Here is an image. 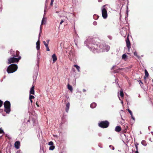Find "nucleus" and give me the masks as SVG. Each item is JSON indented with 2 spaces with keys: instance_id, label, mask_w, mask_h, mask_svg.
Segmentation results:
<instances>
[{
  "instance_id": "22",
  "label": "nucleus",
  "mask_w": 153,
  "mask_h": 153,
  "mask_svg": "<svg viewBox=\"0 0 153 153\" xmlns=\"http://www.w3.org/2000/svg\"><path fill=\"white\" fill-rule=\"evenodd\" d=\"M8 67H17V66L15 64H12L9 66Z\"/></svg>"
},
{
  "instance_id": "49",
  "label": "nucleus",
  "mask_w": 153,
  "mask_h": 153,
  "mask_svg": "<svg viewBox=\"0 0 153 153\" xmlns=\"http://www.w3.org/2000/svg\"><path fill=\"white\" fill-rule=\"evenodd\" d=\"M115 68L112 67V68L111 70H114V69H115V68Z\"/></svg>"
},
{
  "instance_id": "24",
  "label": "nucleus",
  "mask_w": 153,
  "mask_h": 153,
  "mask_svg": "<svg viewBox=\"0 0 153 153\" xmlns=\"http://www.w3.org/2000/svg\"><path fill=\"white\" fill-rule=\"evenodd\" d=\"M55 147L54 146H51L49 148L50 150H53L55 149Z\"/></svg>"
},
{
  "instance_id": "16",
  "label": "nucleus",
  "mask_w": 153,
  "mask_h": 153,
  "mask_svg": "<svg viewBox=\"0 0 153 153\" xmlns=\"http://www.w3.org/2000/svg\"><path fill=\"white\" fill-rule=\"evenodd\" d=\"M52 57L53 62H54L56 61L57 58L55 54H53L52 56Z\"/></svg>"
},
{
  "instance_id": "28",
  "label": "nucleus",
  "mask_w": 153,
  "mask_h": 153,
  "mask_svg": "<svg viewBox=\"0 0 153 153\" xmlns=\"http://www.w3.org/2000/svg\"><path fill=\"white\" fill-rule=\"evenodd\" d=\"M53 143L52 141H50L49 142L48 145L51 146H53Z\"/></svg>"
},
{
  "instance_id": "32",
  "label": "nucleus",
  "mask_w": 153,
  "mask_h": 153,
  "mask_svg": "<svg viewBox=\"0 0 153 153\" xmlns=\"http://www.w3.org/2000/svg\"><path fill=\"white\" fill-rule=\"evenodd\" d=\"M120 69H117V70H115L114 71V73H118L119 72V70H120Z\"/></svg>"
},
{
  "instance_id": "11",
  "label": "nucleus",
  "mask_w": 153,
  "mask_h": 153,
  "mask_svg": "<svg viewBox=\"0 0 153 153\" xmlns=\"http://www.w3.org/2000/svg\"><path fill=\"white\" fill-rule=\"evenodd\" d=\"M122 128L120 126H117L115 128V130L117 132H119L121 131Z\"/></svg>"
},
{
  "instance_id": "48",
  "label": "nucleus",
  "mask_w": 153,
  "mask_h": 153,
  "mask_svg": "<svg viewBox=\"0 0 153 153\" xmlns=\"http://www.w3.org/2000/svg\"><path fill=\"white\" fill-rule=\"evenodd\" d=\"M83 92H85L86 91V90L85 89H83Z\"/></svg>"
},
{
  "instance_id": "27",
  "label": "nucleus",
  "mask_w": 153,
  "mask_h": 153,
  "mask_svg": "<svg viewBox=\"0 0 153 153\" xmlns=\"http://www.w3.org/2000/svg\"><path fill=\"white\" fill-rule=\"evenodd\" d=\"M44 22H45V20L44 18L43 17L42 20V24L43 25L44 24H45V23H44Z\"/></svg>"
},
{
  "instance_id": "17",
  "label": "nucleus",
  "mask_w": 153,
  "mask_h": 153,
  "mask_svg": "<svg viewBox=\"0 0 153 153\" xmlns=\"http://www.w3.org/2000/svg\"><path fill=\"white\" fill-rule=\"evenodd\" d=\"M145 76H144V79H146L147 77H148L149 76V73L147 71V70L146 69H145Z\"/></svg>"
},
{
  "instance_id": "33",
  "label": "nucleus",
  "mask_w": 153,
  "mask_h": 153,
  "mask_svg": "<svg viewBox=\"0 0 153 153\" xmlns=\"http://www.w3.org/2000/svg\"><path fill=\"white\" fill-rule=\"evenodd\" d=\"M54 0H51V3H50V5L51 6H52L53 5V3L54 1Z\"/></svg>"
},
{
  "instance_id": "40",
  "label": "nucleus",
  "mask_w": 153,
  "mask_h": 153,
  "mask_svg": "<svg viewBox=\"0 0 153 153\" xmlns=\"http://www.w3.org/2000/svg\"><path fill=\"white\" fill-rule=\"evenodd\" d=\"M110 147H112V149L113 150H114V147H113V146H111V145H110Z\"/></svg>"
},
{
  "instance_id": "44",
  "label": "nucleus",
  "mask_w": 153,
  "mask_h": 153,
  "mask_svg": "<svg viewBox=\"0 0 153 153\" xmlns=\"http://www.w3.org/2000/svg\"><path fill=\"white\" fill-rule=\"evenodd\" d=\"M36 105H37V106H38V107H39V105L38 104V103H37V102H36Z\"/></svg>"
},
{
  "instance_id": "25",
  "label": "nucleus",
  "mask_w": 153,
  "mask_h": 153,
  "mask_svg": "<svg viewBox=\"0 0 153 153\" xmlns=\"http://www.w3.org/2000/svg\"><path fill=\"white\" fill-rule=\"evenodd\" d=\"M127 57V55L126 54H124L122 56V59H125L126 60V59Z\"/></svg>"
},
{
  "instance_id": "34",
  "label": "nucleus",
  "mask_w": 153,
  "mask_h": 153,
  "mask_svg": "<svg viewBox=\"0 0 153 153\" xmlns=\"http://www.w3.org/2000/svg\"><path fill=\"white\" fill-rule=\"evenodd\" d=\"M138 145V144H135V147L136 148V151H138V146L137 145Z\"/></svg>"
},
{
  "instance_id": "43",
  "label": "nucleus",
  "mask_w": 153,
  "mask_h": 153,
  "mask_svg": "<svg viewBox=\"0 0 153 153\" xmlns=\"http://www.w3.org/2000/svg\"><path fill=\"white\" fill-rule=\"evenodd\" d=\"M31 103L33 102V101L32 99H29Z\"/></svg>"
},
{
  "instance_id": "36",
  "label": "nucleus",
  "mask_w": 153,
  "mask_h": 153,
  "mask_svg": "<svg viewBox=\"0 0 153 153\" xmlns=\"http://www.w3.org/2000/svg\"><path fill=\"white\" fill-rule=\"evenodd\" d=\"M64 22V21L63 20H62L61 22H60V25H61Z\"/></svg>"
},
{
  "instance_id": "29",
  "label": "nucleus",
  "mask_w": 153,
  "mask_h": 153,
  "mask_svg": "<svg viewBox=\"0 0 153 153\" xmlns=\"http://www.w3.org/2000/svg\"><path fill=\"white\" fill-rule=\"evenodd\" d=\"M128 112L129 113V114H131V116H132L133 114L132 112V111L129 109H128Z\"/></svg>"
},
{
  "instance_id": "20",
  "label": "nucleus",
  "mask_w": 153,
  "mask_h": 153,
  "mask_svg": "<svg viewBox=\"0 0 153 153\" xmlns=\"http://www.w3.org/2000/svg\"><path fill=\"white\" fill-rule=\"evenodd\" d=\"M40 153H46L44 151L43 147L41 148L40 149Z\"/></svg>"
},
{
  "instance_id": "8",
  "label": "nucleus",
  "mask_w": 153,
  "mask_h": 153,
  "mask_svg": "<svg viewBox=\"0 0 153 153\" xmlns=\"http://www.w3.org/2000/svg\"><path fill=\"white\" fill-rule=\"evenodd\" d=\"M126 45L128 50H129L131 48V43L129 40L128 36L126 40Z\"/></svg>"
},
{
  "instance_id": "30",
  "label": "nucleus",
  "mask_w": 153,
  "mask_h": 153,
  "mask_svg": "<svg viewBox=\"0 0 153 153\" xmlns=\"http://www.w3.org/2000/svg\"><path fill=\"white\" fill-rule=\"evenodd\" d=\"M93 16H94V18L95 19H98V17H99L98 16H96V15H94Z\"/></svg>"
},
{
  "instance_id": "37",
  "label": "nucleus",
  "mask_w": 153,
  "mask_h": 153,
  "mask_svg": "<svg viewBox=\"0 0 153 153\" xmlns=\"http://www.w3.org/2000/svg\"><path fill=\"white\" fill-rule=\"evenodd\" d=\"M94 25H97V23L96 22H94L93 23Z\"/></svg>"
},
{
  "instance_id": "52",
  "label": "nucleus",
  "mask_w": 153,
  "mask_h": 153,
  "mask_svg": "<svg viewBox=\"0 0 153 153\" xmlns=\"http://www.w3.org/2000/svg\"><path fill=\"white\" fill-rule=\"evenodd\" d=\"M121 119L122 120H124L123 119V118L122 117H121Z\"/></svg>"
},
{
  "instance_id": "53",
  "label": "nucleus",
  "mask_w": 153,
  "mask_h": 153,
  "mask_svg": "<svg viewBox=\"0 0 153 153\" xmlns=\"http://www.w3.org/2000/svg\"><path fill=\"white\" fill-rule=\"evenodd\" d=\"M0 153H2V152H1V151H0Z\"/></svg>"
},
{
  "instance_id": "21",
  "label": "nucleus",
  "mask_w": 153,
  "mask_h": 153,
  "mask_svg": "<svg viewBox=\"0 0 153 153\" xmlns=\"http://www.w3.org/2000/svg\"><path fill=\"white\" fill-rule=\"evenodd\" d=\"M143 146H146L147 145L146 141L144 140H143L141 142Z\"/></svg>"
},
{
  "instance_id": "6",
  "label": "nucleus",
  "mask_w": 153,
  "mask_h": 153,
  "mask_svg": "<svg viewBox=\"0 0 153 153\" xmlns=\"http://www.w3.org/2000/svg\"><path fill=\"white\" fill-rule=\"evenodd\" d=\"M102 16L103 18L104 19H106L108 16L107 13V11L105 8H103L102 10Z\"/></svg>"
},
{
  "instance_id": "31",
  "label": "nucleus",
  "mask_w": 153,
  "mask_h": 153,
  "mask_svg": "<svg viewBox=\"0 0 153 153\" xmlns=\"http://www.w3.org/2000/svg\"><path fill=\"white\" fill-rule=\"evenodd\" d=\"M3 104V102L0 100V108L1 107Z\"/></svg>"
},
{
  "instance_id": "41",
  "label": "nucleus",
  "mask_w": 153,
  "mask_h": 153,
  "mask_svg": "<svg viewBox=\"0 0 153 153\" xmlns=\"http://www.w3.org/2000/svg\"><path fill=\"white\" fill-rule=\"evenodd\" d=\"M74 67H79L78 65H74Z\"/></svg>"
},
{
  "instance_id": "39",
  "label": "nucleus",
  "mask_w": 153,
  "mask_h": 153,
  "mask_svg": "<svg viewBox=\"0 0 153 153\" xmlns=\"http://www.w3.org/2000/svg\"><path fill=\"white\" fill-rule=\"evenodd\" d=\"M137 53L136 52H134V55L135 56H137Z\"/></svg>"
},
{
  "instance_id": "10",
  "label": "nucleus",
  "mask_w": 153,
  "mask_h": 153,
  "mask_svg": "<svg viewBox=\"0 0 153 153\" xmlns=\"http://www.w3.org/2000/svg\"><path fill=\"white\" fill-rule=\"evenodd\" d=\"M43 43L44 45L45 46L46 48V51H50V49L49 48V47H48V45L49 44L47 43V42H46L45 41H44L43 42Z\"/></svg>"
},
{
  "instance_id": "46",
  "label": "nucleus",
  "mask_w": 153,
  "mask_h": 153,
  "mask_svg": "<svg viewBox=\"0 0 153 153\" xmlns=\"http://www.w3.org/2000/svg\"><path fill=\"white\" fill-rule=\"evenodd\" d=\"M76 69L78 70V71H79V68H78V67H77V68H76Z\"/></svg>"
},
{
  "instance_id": "35",
  "label": "nucleus",
  "mask_w": 153,
  "mask_h": 153,
  "mask_svg": "<svg viewBox=\"0 0 153 153\" xmlns=\"http://www.w3.org/2000/svg\"><path fill=\"white\" fill-rule=\"evenodd\" d=\"M4 133V131L3 130L0 129V134H2Z\"/></svg>"
},
{
  "instance_id": "18",
  "label": "nucleus",
  "mask_w": 153,
  "mask_h": 153,
  "mask_svg": "<svg viewBox=\"0 0 153 153\" xmlns=\"http://www.w3.org/2000/svg\"><path fill=\"white\" fill-rule=\"evenodd\" d=\"M97 106V104L95 102L92 103L90 105V107L92 108H94Z\"/></svg>"
},
{
  "instance_id": "2",
  "label": "nucleus",
  "mask_w": 153,
  "mask_h": 153,
  "mask_svg": "<svg viewBox=\"0 0 153 153\" xmlns=\"http://www.w3.org/2000/svg\"><path fill=\"white\" fill-rule=\"evenodd\" d=\"M109 123L107 120L101 121L98 124V126L102 128H108L109 125Z\"/></svg>"
},
{
  "instance_id": "50",
  "label": "nucleus",
  "mask_w": 153,
  "mask_h": 153,
  "mask_svg": "<svg viewBox=\"0 0 153 153\" xmlns=\"http://www.w3.org/2000/svg\"><path fill=\"white\" fill-rule=\"evenodd\" d=\"M135 153H139L138 151H136Z\"/></svg>"
},
{
  "instance_id": "4",
  "label": "nucleus",
  "mask_w": 153,
  "mask_h": 153,
  "mask_svg": "<svg viewBox=\"0 0 153 153\" xmlns=\"http://www.w3.org/2000/svg\"><path fill=\"white\" fill-rule=\"evenodd\" d=\"M89 47L91 50L94 52L97 50V45L94 44H91L89 45Z\"/></svg>"
},
{
  "instance_id": "13",
  "label": "nucleus",
  "mask_w": 153,
  "mask_h": 153,
  "mask_svg": "<svg viewBox=\"0 0 153 153\" xmlns=\"http://www.w3.org/2000/svg\"><path fill=\"white\" fill-rule=\"evenodd\" d=\"M70 104L69 102L66 104L65 108V111L66 112H68L69 109Z\"/></svg>"
},
{
  "instance_id": "12",
  "label": "nucleus",
  "mask_w": 153,
  "mask_h": 153,
  "mask_svg": "<svg viewBox=\"0 0 153 153\" xmlns=\"http://www.w3.org/2000/svg\"><path fill=\"white\" fill-rule=\"evenodd\" d=\"M36 48L38 50H39L40 48V42L38 40L36 43Z\"/></svg>"
},
{
  "instance_id": "5",
  "label": "nucleus",
  "mask_w": 153,
  "mask_h": 153,
  "mask_svg": "<svg viewBox=\"0 0 153 153\" xmlns=\"http://www.w3.org/2000/svg\"><path fill=\"white\" fill-rule=\"evenodd\" d=\"M10 54L13 57H18L19 56V51H16L15 52L13 49H11Z\"/></svg>"
},
{
  "instance_id": "45",
  "label": "nucleus",
  "mask_w": 153,
  "mask_h": 153,
  "mask_svg": "<svg viewBox=\"0 0 153 153\" xmlns=\"http://www.w3.org/2000/svg\"><path fill=\"white\" fill-rule=\"evenodd\" d=\"M102 1V0H98V1L99 2H101Z\"/></svg>"
},
{
  "instance_id": "7",
  "label": "nucleus",
  "mask_w": 153,
  "mask_h": 153,
  "mask_svg": "<svg viewBox=\"0 0 153 153\" xmlns=\"http://www.w3.org/2000/svg\"><path fill=\"white\" fill-rule=\"evenodd\" d=\"M18 68H7V71L8 73H13L17 70Z\"/></svg>"
},
{
  "instance_id": "1",
  "label": "nucleus",
  "mask_w": 153,
  "mask_h": 153,
  "mask_svg": "<svg viewBox=\"0 0 153 153\" xmlns=\"http://www.w3.org/2000/svg\"><path fill=\"white\" fill-rule=\"evenodd\" d=\"M4 111L7 114H9L11 111V104L10 102L7 100L4 103Z\"/></svg>"
},
{
  "instance_id": "47",
  "label": "nucleus",
  "mask_w": 153,
  "mask_h": 153,
  "mask_svg": "<svg viewBox=\"0 0 153 153\" xmlns=\"http://www.w3.org/2000/svg\"><path fill=\"white\" fill-rule=\"evenodd\" d=\"M131 117L134 120V119H134V118L133 117V115H132V116H131Z\"/></svg>"
},
{
  "instance_id": "26",
  "label": "nucleus",
  "mask_w": 153,
  "mask_h": 153,
  "mask_svg": "<svg viewBox=\"0 0 153 153\" xmlns=\"http://www.w3.org/2000/svg\"><path fill=\"white\" fill-rule=\"evenodd\" d=\"M35 98L33 96L31 95V94H30L29 96V99H32Z\"/></svg>"
},
{
  "instance_id": "23",
  "label": "nucleus",
  "mask_w": 153,
  "mask_h": 153,
  "mask_svg": "<svg viewBox=\"0 0 153 153\" xmlns=\"http://www.w3.org/2000/svg\"><path fill=\"white\" fill-rule=\"evenodd\" d=\"M120 95L122 97H124V94L123 92V91H120Z\"/></svg>"
},
{
  "instance_id": "14",
  "label": "nucleus",
  "mask_w": 153,
  "mask_h": 153,
  "mask_svg": "<svg viewBox=\"0 0 153 153\" xmlns=\"http://www.w3.org/2000/svg\"><path fill=\"white\" fill-rule=\"evenodd\" d=\"M34 88V86H33L30 88V94H34L35 93Z\"/></svg>"
},
{
  "instance_id": "19",
  "label": "nucleus",
  "mask_w": 153,
  "mask_h": 153,
  "mask_svg": "<svg viewBox=\"0 0 153 153\" xmlns=\"http://www.w3.org/2000/svg\"><path fill=\"white\" fill-rule=\"evenodd\" d=\"M68 89L70 90L71 91H72L73 90V88L72 86L70 85L69 84H68Z\"/></svg>"
},
{
  "instance_id": "15",
  "label": "nucleus",
  "mask_w": 153,
  "mask_h": 153,
  "mask_svg": "<svg viewBox=\"0 0 153 153\" xmlns=\"http://www.w3.org/2000/svg\"><path fill=\"white\" fill-rule=\"evenodd\" d=\"M67 52H68L69 54L70 55H71V54L72 53V49L70 48H68L67 49V50L66 51Z\"/></svg>"
},
{
  "instance_id": "51",
  "label": "nucleus",
  "mask_w": 153,
  "mask_h": 153,
  "mask_svg": "<svg viewBox=\"0 0 153 153\" xmlns=\"http://www.w3.org/2000/svg\"><path fill=\"white\" fill-rule=\"evenodd\" d=\"M73 71H75V70H74V68H73Z\"/></svg>"
},
{
  "instance_id": "3",
  "label": "nucleus",
  "mask_w": 153,
  "mask_h": 153,
  "mask_svg": "<svg viewBox=\"0 0 153 153\" xmlns=\"http://www.w3.org/2000/svg\"><path fill=\"white\" fill-rule=\"evenodd\" d=\"M17 58L14 57L10 58L8 60V64H10L12 63L18 62L19 60L20 59L21 57L19 56Z\"/></svg>"
},
{
  "instance_id": "42",
  "label": "nucleus",
  "mask_w": 153,
  "mask_h": 153,
  "mask_svg": "<svg viewBox=\"0 0 153 153\" xmlns=\"http://www.w3.org/2000/svg\"><path fill=\"white\" fill-rule=\"evenodd\" d=\"M139 82L141 84H143V83L141 81V80H139Z\"/></svg>"
},
{
  "instance_id": "38",
  "label": "nucleus",
  "mask_w": 153,
  "mask_h": 153,
  "mask_svg": "<svg viewBox=\"0 0 153 153\" xmlns=\"http://www.w3.org/2000/svg\"><path fill=\"white\" fill-rule=\"evenodd\" d=\"M49 39H47L46 40V42H47V43H48V44H49Z\"/></svg>"
},
{
  "instance_id": "9",
  "label": "nucleus",
  "mask_w": 153,
  "mask_h": 153,
  "mask_svg": "<svg viewBox=\"0 0 153 153\" xmlns=\"http://www.w3.org/2000/svg\"><path fill=\"white\" fill-rule=\"evenodd\" d=\"M20 142L19 141H16L15 142L14 144L15 147L16 149H19L20 146Z\"/></svg>"
}]
</instances>
